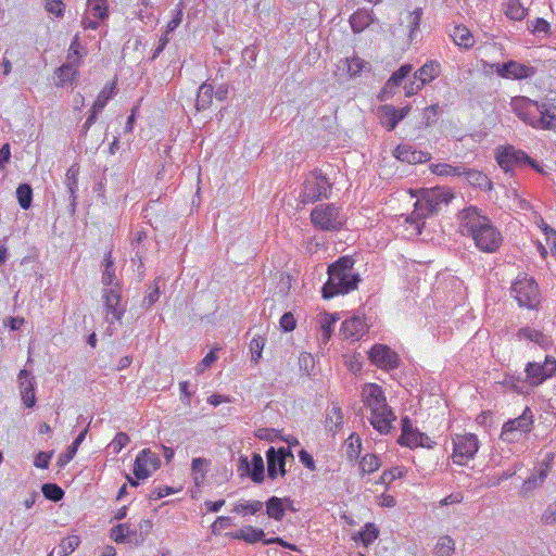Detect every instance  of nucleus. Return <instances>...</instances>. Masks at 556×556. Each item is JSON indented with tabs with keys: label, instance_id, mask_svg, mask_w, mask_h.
I'll use <instances>...</instances> for the list:
<instances>
[{
	"label": "nucleus",
	"instance_id": "13",
	"mask_svg": "<svg viewBox=\"0 0 556 556\" xmlns=\"http://www.w3.org/2000/svg\"><path fill=\"white\" fill-rule=\"evenodd\" d=\"M287 457L293 458V454L289 447L275 448L270 446L267 450V475L270 479H276L278 473H280L282 477L286 475Z\"/></svg>",
	"mask_w": 556,
	"mask_h": 556
},
{
	"label": "nucleus",
	"instance_id": "9",
	"mask_svg": "<svg viewBox=\"0 0 556 556\" xmlns=\"http://www.w3.org/2000/svg\"><path fill=\"white\" fill-rule=\"evenodd\" d=\"M496 161L500 167L506 173H514L515 166L530 165L538 172H541V167L532 160L526 152L517 150L514 147H506L502 152L496 155Z\"/></svg>",
	"mask_w": 556,
	"mask_h": 556
},
{
	"label": "nucleus",
	"instance_id": "17",
	"mask_svg": "<svg viewBox=\"0 0 556 556\" xmlns=\"http://www.w3.org/2000/svg\"><path fill=\"white\" fill-rule=\"evenodd\" d=\"M494 66L496 74L506 79L521 80L530 78L535 74V68L533 66L522 64L514 60L497 63Z\"/></svg>",
	"mask_w": 556,
	"mask_h": 556
},
{
	"label": "nucleus",
	"instance_id": "21",
	"mask_svg": "<svg viewBox=\"0 0 556 556\" xmlns=\"http://www.w3.org/2000/svg\"><path fill=\"white\" fill-rule=\"evenodd\" d=\"M402 434L397 439V443L402 446L417 447L419 438H422V432L414 428L408 416L402 418Z\"/></svg>",
	"mask_w": 556,
	"mask_h": 556
},
{
	"label": "nucleus",
	"instance_id": "16",
	"mask_svg": "<svg viewBox=\"0 0 556 556\" xmlns=\"http://www.w3.org/2000/svg\"><path fill=\"white\" fill-rule=\"evenodd\" d=\"M161 466V459L157 454L149 448L139 452L134 464V475L137 479H147L152 471Z\"/></svg>",
	"mask_w": 556,
	"mask_h": 556
},
{
	"label": "nucleus",
	"instance_id": "7",
	"mask_svg": "<svg viewBox=\"0 0 556 556\" xmlns=\"http://www.w3.org/2000/svg\"><path fill=\"white\" fill-rule=\"evenodd\" d=\"M526 379L522 382L531 387H538L556 374V358L547 355L543 364L529 362L525 368ZM514 381H521L520 378L511 377Z\"/></svg>",
	"mask_w": 556,
	"mask_h": 556
},
{
	"label": "nucleus",
	"instance_id": "43",
	"mask_svg": "<svg viewBox=\"0 0 556 556\" xmlns=\"http://www.w3.org/2000/svg\"><path fill=\"white\" fill-rule=\"evenodd\" d=\"M455 551V542L448 536H441L434 547V556H452Z\"/></svg>",
	"mask_w": 556,
	"mask_h": 556
},
{
	"label": "nucleus",
	"instance_id": "1",
	"mask_svg": "<svg viewBox=\"0 0 556 556\" xmlns=\"http://www.w3.org/2000/svg\"><path fill=\"white\" fill-rule=\"evenodd\" d=\"M458 229L462 236L473 240L483 253H495L503 243L500 230L491 219L476 206H468L458 213Z\"/></svg>",
	"mask_w": 556,
	"mask_h": 556
},
{
	"label": "nucleus",
	"instance_id": "20",
	"mask_svg": "<svg viewBox=\"0 0 556 556\" xmlns=\"http://www.w3.org/2000/svg\"><path fill=\"white\" fill-rule=\"evenodd\" d=\"M18 381L23 403L26 407H34L36 404L34 377L29 371L23 369L18 374Z\"/></svg>",
	"mask_w": 556,
	"mask_h": 556
},
{
	"label": "nucleus",
	"instance_id": "6",
	"mask_svg": "<svg viewBox=\"0 0 556 556\" xmlns=\"http://www.w3.org/2000/svg\"><path fill=\"white\" fill-rule=\"evenodd\" d=\"M510 291L521 307L534 309L540 304V291L533 278L518 277L513 282Z\"/></svg>",
	"mask_w": 556,
	"mask_h": 556
},
{
	"label": "nucleus",
	"instance_id": "38",
	"mask_svg": "<svg viewBox=\"0 0 556 556\" xmlns=\"http://www.w3.org/2000/svg\"><path fill=\"white\" fill-rule=\"evenodd\" d=\"M429 214L422 206L419 200L416 201L414 211L412 214L406 218L407 223H410L415 225V229L417 230V233H421V227L424 226V219L428 217Z\"/></svg>",
	"mask_w": 556,
	"mask_h": 556
},
{
	"label": "nucleus",
	"instance_id": "27",
	"mask_svg": "<svg viewBox=\"0 0 556 556\" xmlns=\"http://www.w3.org/2000/svg\"><path fill=\"white\" fill-rule=\"evenodd\" d=\"M78 174L79 168L77 165H72L66 174H65V186L67 189V192L70 193V206L72 212H75L76 208V199H77V191H78Z\"/></svg>",
	"mask_w": 556,
	"mask_h": 556
},
{
	"label": "nucleus",
	"instance_id": "24",
	"mask_svg": "<svg viewBox=\"0 0 556 556\" xmlns=\"http://www.w3.org/2000/svg\"><path fill=\"white\" fill-rule=\"evenodd\" d=\"M441 73V65L438 61L431 60L426 62L418 71L415 72L414 78L418 80V87H424L432 81Z\"/></svg>",
	"mask_w": 556,
	"mask_h": 556
},
{
	"label": "nucleus",
	"instance_id": "8",
	"mask_svg": "<svg viewBox=\"0 0 556 556\" xmlns=\"http://www.w3.org/2000/svg\"><path fill=\"white\" fill-rule=\"evenodd\" d=\"M511 109L515 114L526 124L533 128L547 127L542 125V117H540V105L538 101L530 100L526 97H516L510 102Z\"/></svg>",
	"mask_w": 556,
	"mask_h": 556
},
{
	"label": "nucleus",
	"instance_id": "63",
	"mask_svg": "<svg viewBox=\"0 0 556 556\" xmlns=\"http://www.w3.org/2000/svg\"><path fill=\"white\" fill-rule=\"evenodd\" d=\"M541 521L545 525H553L556 522V503L549 504L542 514Z\"/></svg>",
	"mask_w": 556,
	"mask_h": 556
},
{
	"label": "nucleus",
	"instance_id": "29",
	"mask_svg": "<svg viewBox=\"0 0 556 556\" xmlns=\"http://www.w3.org/2000/svg\"><path fill=\"white\" fill-rule=\"evenodd\" d=\"M210 465L211 460L206 458L197 457L192 459L191 473L195 485L200 486L204 483Z\"/></svg>",
	"mask_w": 556,
	"mask_h": 556
},
{
	"label": "nucleus",
	"instance_id": "62",
	"mask_svg": "<svg viewBox=\"0 0 556 556\" xmlns=\"http://www.w3.org/2000/svg\"><path fill=\"white\" fill-rule=\"evenodd\" d=\"M53 452H39L34 459V465L37 468L47 469Z\"/></svg>",
	"mask_w": 556,
	"mask_h": 556
},
{
	"label": "nucleus",
	"instance_id": "33",
	"mask_svg": "<svg viewBox=\"0 0 556 556\" xmlns=\"http://www.w3.org/2000/svg\"><path fill=\"white\" fill-rule=\"evenodd\" d=\"M265 533L262 529L254 528L252 526H245L236 532L235 538L243 540L247 543L254 544L256 542H264Z\"/></svg>",
	"mask_w": 556,
	"mask_h": 556
},
{
	"label": "nucleus",
	"instance_id": "30",
	"mask_svg": "<svg viewBox=\"0 0 556 556\" xmlns=\"http://www.w3.org/2000/svg\"><path fill=\"white\" fill-rule=\"evenodd\" d=\"M540 105V117H542V125H548L541 129H554L556 126V105L552 102L544 101L539 102Z\"/></svg>",
	"mask_w": 556,
	"mask_h": 556
},
{
	"label": "nucleus",
	"instance_id": "25",
	"mask_svg": "<svg viewBox=\"0 0 556 556\" xmlns=\"http://www.w3.org/2000/svg\"><path fill=\"white\" fill-rule=\"evenodd\" d=\"M516 337L518 339H527L531 342H534L543 350H548L553 345V341L551 340L549 337L545 336L543 332H541L534 328H531V327L520 328L517 331Z\"/></svg>",
	"mask_w": 556,
	"mask_h": 556
},
{
	"label": "nucleus",
	"instance_id": "11",
	"mask_svg": "<svg viewBox=\"0 0 556 556\" xmlns=\"http://www.w3.org/2000/svg\"><path fill=\"white\" fill-rule=\"evenodd\" d=\"M452 199L453 193L450 189L437 187L425 190L421 198L418 200L428 214L432 215L437 213L442 205H447Z\"/></svg>",
	"mask_w": 556,
	"mask_h": 556
},
{
	"label": "nucleus",
	"instance_id": "23",
	"mask_svg": "<svg viewBox=\"0 0 556 556\" xmlns=\"http://www.w3.org/2000/svg\"><path fill=\"white\" fill-rule=\"evenodd\" d=\"M412 71L413 66L410 64H403L395 71L383 86L379 96L380 100H384L386 97L392 94L394 89L402 84Z\"/></svg>",
	"mask_w": 556,
	"mask_h": 556
},
{
	"label": "nucleus",
	"instance_id": "64",
	"mask_svg": "<svg viewBox=\"0 0 556 556\" xmlns=\"http://www.w3.org/2000/svg\"><path fill=\"white\" fill-rule=\"evenodd\" d=\"M296 326L295 318L292 313H285L280 318V327L283 331L289 332L292 331Z\"/></svg>",
	"mask_w": 556,
	"mask_h": 556
},
{
	"label": "nucleus",
	"instance_id": "18",
	"mask_svg": "<svg viewBox=\"0 0 556 556\" xmlns=\"http://www.w3.org/2000/svg\"><path fill=\"white\" fill-rule=\"evenodd\" d=\"M410 108L404 106L395 109L391 104H384L378 108L377 115L380 124L388 130H393L399 123L406 117Z\"/></svg>",
	"mask_w": 556,
	"mask_h": 556
},
{
	"label": "nucleus",
	"instance_id": "26",
	"mask_svg": "<svg viewBox=\"0 0 556 556\" xmlns=\"http://www.w3.org/2000/svg\"><path fill=\"white\" fill-rule=\"evenodd\" d=\"M285 504H293L290 497L271 496L266 502V513L269 518L280 521L286 511Z\"/></svg>",
	"mask_w": 556,
	"mask_h": 556
},
{
	"label": "nucleus",
	"instance_id": "42",
	"mask_svg": "<svg viewBox=\"0 0 556 556\" xmlns=\"http://www.w3.org/2000/svg\"><path fill=\"white\" fill-rule=\"evenodd\" d=\"M16 198L23 210H28L33 202V189L28 184H21L16 189Z\"/></svg>",
	"mask_w": 556,
	"mask_h": 556
},
{
	"label": "nucleus",
	"instance_id": "3",
	"mask_svg": "<svg viewBox=\"0 0 556 556\" xmlns=\"http://www.w3.org/2000/svg\"><path fill=\"white\" fill-rule=\"evenodd\" d=\"M362 401L370 410V424L381 434L392 429L396 416L388 405L382 388L376 383H366L362 389Z\"/></svg>",
	"mask_w": 556,
	"mask_h": 556
},
{
	"label": "nucleus",
	"instance_id": "51",
	"mask_svg": "<svg viewBox=\"0 0 556 556\" xmlns=\"http://www.w3.org/2000/svg\"><path fill=\"white\" fill-rule=\"evenodd\" d=\"M381 466L377 455L366 454L359 462V468L363 473H370L379 469Z\"/></svg>",
	"mask_w": 556,
	"mask_h": 556
},
{
	"label": "nucleus",
	"instance_id": "41",
	"mask_svg": "<svg viewBox=\"0 0 556 556\" xmlns=\"http://www.w3.org/2000/svg\"><path fill=\"white\" fill-rule=\"evenodd\" d=\"M136 534L137 530L131 529L129 523H119L111 529V539L116 543H124L128 536Z\"/></svg>",
	"mask_w": 556,
	"mask_h": 556
},
{
	"label": "nucleus",
	"instance_id": "57",
	"mask_svg": "<svg viewBox=\"0 0 556 556\" xmlns=\"http://www.w3.org/2000/svg\"><path fill=\"white\" fill-rule=\"evenodd\" d=\"M440 113H441V109L438 104L427 106L422 113V123L426 126H430V125L434 124L437 122Z\"/></svg>",
	"mask_w": 556,
	"mask_h": 556
},
{
	"label": "nucleus",
	"instance_id": "4",
	"mask_svg": "<svg viewBox=\"0 0 556 556\" xmlns=\"http://www.w3.org/2000/svg\"><path fill=\"white\" fill-rule=\"evenodd\" d=\"M332 190V184L321 169L311 170L302 185L300 193L301 202L304 204L315 203L323 199H329Z\"/></svg>",
	"mask_w": 556,
	"mask_h": 556
},
{
	"label": "nucleus",
	"instance_id": "36",
	"mask_svg": "<svg viewBox=\"0 0 556 556\" xmlns=\"http://www.w3.org/2000/svg\"><path fill=\"white\" fill-rule=\"evenodd\" d=\"M430 170L438 176H457L460 177L465 173L464 165L453 166L447 163H439L430 165Z\"/></svg>",
	"mask_w": 556,
	"mask_h": 556
},
{
	"label": "nucleus",
	"instance_id": "32",
	"mask_svg": "<svg viewBox=\"0 0 556 556\" xmlns=\"http://www.w3.org/2000/svg\"><path fill=\"white\" fill-rule=\"evenodd\" d=\"M451 37L455 45L465 49H469L475 45V39L471 33L465 26H455Z\"/></svg>",
	"mask_w": 556,
	"mask_h": 556
},
{
	"label": "nucleus",
	"instance_id": "19",
	"mask_svg": "<svg viewBox=\"0 0 556 556\" xmlns=\"http://www.w3.org/2000/svg\"><path fill=\"white\" fill-rule=\"evenodd\" d=\"M393 156L408 164L427 163L431 160L429 152L417 151L410 144H399L393 151Z\"/></svg>",
	"mask_w": 556,
	"mask_h": 556
},
{
	"label": "nucleus",
	"instance_id": "59",
	"mask_svg": "<svg viewBox=\"0 0 556 556\" xmlns=\"http://www.w3.org/2000/svg\"><path fill=\"white\" fill-rule=\"evenodd\" d=\"M129 442V437L125 432H118L115 438L109 444V448L112 450L113 453L117 454L125 447Z\"/></svg>",
	"mask_w": 556,
	"mask_h": 556
},
{
	"label": "nucleus",
	"instance_id": "12",
	"mask_svg": "<svg viewBox=\"0 0 556 556\" xmlns=\"http://www.w3.org/2000/svg\"><path fill=\"white\" fill-rule=\"evenodd\" d=\"M532 424V412L529 407H526L519 417L509 419L503 425L501 439L504 441L513 442L516 440L515 432H529L531 430Z\"/></svg>",
	"mask_w": 556,
	"mask_h": 556
},
{
	"label": "nucleus",
	"instance_id": "22",
	"mask_svg": "<svg viewBox=\"0 0 556 556\" xmlns=\"http://www.w3.org/2000/svg\"><path fill=\"white\" fill-rule=\"evenodd\" d=\"M367 330L365 319L361 316H353L342 323L341 331L345 339L358 340Z\"/></svg>",
	"mask_w": 556,
	"mask_h": 556
},
{
	"label": "nucleus",
	"instance_id": "45",
	"mask_svg": "<svg viewBox=\"0 0 556 556\" xmlns=\"http://www.w3.org/2000/svg\"><path fill=\"white\" fill-rule=\"evenodd\" d=\"M263 509V503L261 501L247 502L242 501L236 504L232 511L242 515H255Z\"/></svg>",
	"mask_w": 556,
	"mask_h": 556
},
{
	"label": "nucleus",
	"instance_id": "48",
	"mask_svg": "<svg viewBox=\"0 0 556 556\" xmlns=\"http://www.w3.org/2000/svg\"><path fill=\"white\" fill-rule=\"evenodd\" d=\"M43 496L52 502H59L64 497V491L56 483H45L41 486Z\"/></svg>",
	"mask_w": 556,
	"mask_h": 556
},
{
	"label": "nucleus",
	"instance_id": "54",
	"mask_svg": "<svg viewBox=\"0 0 556 556\" xmlns=\"http://www.w3.org/2000/svg\"><path fill=\"white\" fill-rule=\"evenodd\" d=\"M265 345V339L262 337L253 338L250 342L251 361L257 364L262 357V352Z\"/></svg>",
	"mask_w": 556,
	"mask_h": 556
},
{
	"label": "nucleus",
	"instance_id": "37",
	"mask_svg": "<svg viewBox=\"0 0 556 556\" xmlns=\"http://www.w3.org/2000/svg\"><path fill=\"white\" fill-rule=\"evenodd\" d=\"M546 477H547L546 469H542L536 473H532L527 480H525V482L521 486V490H520V494L522 496H526L529 492H531V491L535 490L536 488H539L540 485H542L543 482L545 481Z\"/></svg>",
	"mask_w": 556,
	"mask_h": 556
},
{
	"label": "nucleus",
	"instance_id": "10",
	"mask_svg": "<svg viewBox=\"0 0 556 556\" xmlns=\"http://www.w3.org/2000/svg\"><path fill=\"white\" fill-rule=\"evenodd\" d=\"M453 460L455 464L465 465L467 460L473 458L479 448V442L476 434H456L453 438Z\"/></svg>",
	"mask_w": 556,
	"mask_h": 556
},
{
	"label": "nucleus",
	"instance_id": "53",
	"mask_svg": "<svg viewBox=\"0 0 556 556\" xmlns=\"http://www.w3.org/2000/svg\"><path fill=\"white\" fill-rule=\"evenodd\" d=\"M77 70L71 63L63 64L55 72L61 84L72 81L77 75Z\"/></svg>",
	"mask_w": 556,
	"mask_h": 556
},
{
	"label": "nucleus",
	"instance_id": "50",
	"mask_svg": "<svg viewBox=\"0 0 556 556\" xmlns=\"http://www.w3.org/2000/svg\"><path fill=\"white\" fill-rule=\"evenodd\" d=\"M505 14L511 20L521 21L526 16V9L520 4L519 0H509Z\"/></svg>",
	"mask_w": 556,
	"mask_h": 556
},
{
	"label": "nucleus",
	"instance_id": "35",
	"mask_svg": "<svg viewBox=\"0 0 556 556\" xmlns=\"http://www.w3.org/2000/svg\"><path fill=\"white\" fill-rule=\"evenodd\" d=\"M90 422L91 421H89L87 424V426L84 428V430L77 435V438L68 446L66 453H64V454H62L60 456L59 463H60L61 466L67 464L68 462H71L74 458V456H75L79 445L84 442V440H85V438H86V435H87V433L89 431Z\"/></svg>",
	"mask_w": 556,
	"mask_h": 556
},
{
	"label": "nucleus",
	"instance_id": "46",
	"mask_svg": "<svg viewBox=\"0 0 556 556\" xmlns=\"http://www.w3.org/2000/svg\"><path fill=\"white\" fill-rule=\"evenodd\" d=\"M80 539L77 535H70L63 539L58 546V556H68L78 547Z\"/></svg>",
	"mask_w": 556,
	"mask_h": 556
},
{
	"label": "nucleus",
	"instance_id": "60",
	"mask_svg": "<svg viewBox=\"0 0 556 556\" xmlns=\"http://www.w3.org/2000/svg\"><path fill=\"white\" fill-rule=\"evenodd\" d=\"M336 317L329 314H325L320 320V329L323 331V339L327 341L332 333V325L336 323Z\"/></svg>",
	"mask_w": 556,
	"mask_h": 556
},
{
	"label": "nucleus",
	"instance_id": "39",
	"mask_svg": "<svg viewBox=\"0 0 556 556\" xmlns=\"http://www.w3.org/2000/svg\"><path fill=\"white\" fill-rule=\"evenodd\" d=\"M249 477L254 483H262L264 481V460L263 457L254 453L251 460V471Z\"/></svg>",
	"mask_w": 556,
	"mask_h": 556
},
{
	"label": "nucleus",
	"instance_id": "5",
	"mask_svg": "<svg viewBox=\"0 0 556 556\" xmlns=\"http://www.w3.org/2000/svg\"><path fill=\"white\" fill-rule=\"evenodd\" d=\"M345 216L334 203L316 205L311 212L313 226L321 231H338L345 224Z\"/></svg>",
	"mask_w": 556,
	"mask_h": 556
},
{
	"label": "nucleus",
	"instance_id": "40",
	"mask_svg": "<svg viewBox=\"0 0 556 556\" xmlns=\"http://www.w3.org/2000/svg\"><path fill=\"white\" fill-rule=\"evenodd\" d=\"M370 22V15L364 11H356L350 17L351 28L356 34L363 31L367 26H369Z\"/></svg>",
	"mask_w": 556,
	"mask_h": 556
},
{
	"label": "nucleus",
	"instance_id": "58",
	"mask_svg": "<svg viewBox=\"0 0 556 556\" xmlns=\"http://www.w3.org/2000/svg\"><path fill=\"white\" fill-rule=\"evenodd\" d=\"M160 298V287L157 281H154V286L150 287L147 295L142 300V307L149 309Z\"/></svg>",
	"mask_w": 556,
	"mask_h": 556
},
{
	"label": "nucleus",
	"instance_id": "49",
	"mask_svg": "<svg viewBox=\"0 0 556 556\" xmlns=\"http://www.w3.org/2000/svg\"><path fill=\"white\" fill-rule=\"evenodd\" d=\"M379 535V529L371 522L364 526V529L358 533L359 540L365 546H369Z\"/></svg>",
	"mask_w": 556,
	"mask_h": 556
},
{
	"label": "nucleus",
	"instance_id": "44",
	"mask_svg": "<svg viewBox=\"0 0 556 556\" xmlns=\"http://www.w3.org/2000/svg\"><path fill=\"white\" fill-rule=\"evenodd\" d=\"M361 446H362L361 439L358 435H356L354 433H352L345 441L346 457L351 462H354L358 458L359 453H361Z\"/></svg>",
	"mask_w": 556,
	"mask_h": 556
},
{
	"label": "nucleus",
	"instance_id": "31",
	"mask_svg": "<svg viewBox=\"0 0 556 556\" xmlns=\"http://www.w3.org/2000/svg\"><path fill=\"white\" fill-rule=\"evenodd\" d=\"M343 425V413L340 406L332 405L328 410L325 419V428L327 431L336 433Z\"/></svg>",
	"mask_w": 556,
	"mask_h": 556
},
{
	"label": "nucleus",
	"instance_id": "34",
	"mask_svg": "<svg viewBox=\"0 0 556 556\" xmlns=\"http://www.w3.org/2000/svg\"><path fill=\"white\" fill-rule=\"evenodd\" d=\"M213 94H214L213 86L210 84H206V83L202 84L199 87L198 94H197V102H195L197 110L198 111L206 110L212 103Z\"/></svg>",
	"mask_w": 556,
	"mask_h": 556
},
{
	"label": "nucleus",
	"instance_id": "61",
	"mask_svg": "<svg viewBox=\"0 0 556 556\" xmlns=\"http://www.w3.org/2000/svg\"><path fill=\"white\" fill-rule=\"evenodd\" d=\"M403 475V470L401 467H394L390 470H386L383 471V473L381 475L380 479H379V482L380 483H390L392 482L393 480L397 479V478H401Z\"/></svg>",
	"mask_w": 556,
	"mask_h": 556
},
{
	"label": "nucleus",
	"instance_id": "2",
	"mask_svg": "<svg viewBox=\"0 0 556 556\" xmlns=\"http://www.w3.org/2000/svg\"><path fill=\"white\" fill-rule=\"evenodd\" d=\"M354 260L351 256H342L328 266V280L321 288L324 299H331L339 294L355 290L361 281L359 275L354 274Z\"/></svg>",
	"mask_w": 556,
	"mask_h": 556
},
{
	"label": "nucleus",
	"instance_id": "55",
	"mask_svg": "<svg viewBox=\"0 0 556 556\" xmlns=\"http://www.w3.org/2000/svg\"><path fill=\"white\" fill-rule=\"evenodd\" d=\"M345 63L348 65V73L351 77L359 75L364 70L365 65L367 64L364 60H362L358 56L346 59Z\"/></svg>",
	"mask_w": 556,
	"mask_h": 556
},
{
	"label": "nucleus",
	"instance_id": "15",
	"mask_svg": "<svg viewBox=\"0 0 556 556\" xmlns=\"http://www.w3.org/2000/svg\"><path fill=\"white\" fill-rule=\"evenodd\" d=\"M368 357L372 364L386 370H392L400 366L399 355L384 344H375L369 350Z\"/></svg>",
	"mask_w": 556,
	"mask_h": 556
},
{
	"label": "nucleus",
	"instance_id": "28",
	"mask_svg": "<svg viewBox=\"0 0 556 556\" xmlns=\"http://www.w3.org/2000/svg\"><path fill=\"white\" fill-rule=\"evenodd\" d=\"M463 176L466 178L467 182L472 187H477L485 191L492 189V181L485 174H483L480 170L471 169L465 166V173L463 174Z\"/></svg>",
	"mask_w": 556,
	"mask_h": 556
},
{
	"label": "nucleus",
	"instance_id": "56",
	"mask_svg": "<svg viewBox=\"0 0 556 556\" xmlns=\"http://www.w3.org/2000/svg\"><path fill=\"white\" fill-rule=\"evenodd\" d=\"M88 5L98 18H105L108 16V5L105 0H88Z\"/></svg>",
	"mask_w": 556,
	"mask_h": 556
},
{
	"label": "nucleus",
	"instance_id": "52",
	"mask_svg": "<svg viewBox=\"0 0 556 556\" xmlns=\"http://www.w3.org/2000/svg\"><path fill=\"white\" fill-rule=\"evenodd\" d=\"M422 9L416 8L414 11H412L408 15V23H409V40H414L416 33L419 30L421 17H422Z\"/></svg>",
	"mask_w": 556,
	"mask_h": 556
},
{
	"label": "nucleus",
	"instance_id": "14",
	"mask_svg": "<svg viewBox=\"0 0 556 556\" xmlns=\"http://www.w3.org/2000/svg\"><path fill=\"white\" fill-rule=\"evenodd\" d=\"M102 296L106 316L112 315L113 319L121 321L126 312V307L122 304V294L118 283H115L111 288H104ZM106 320L112 324L109 317H106Z\"/></svg>",
	"mask_w": 556,
	"mask_h": 556
},
{
	"label": "nucleus",
	"instance_id": "47",
	"mask_svg": "<svg viewBox=\"0 0 556 556\" xmlns=\"http://www.w3.org/2000/svg\"><path fill=\"white\" fill-rule=\"evenodd\" d=\"M115 94V85L112 84L110 87L105 86L98 94L92 108L96 112H101L106 105L108 101Z\"/></svg>",
	"mask_w": 556,
	"mask_h": 556
}]
</instances>
